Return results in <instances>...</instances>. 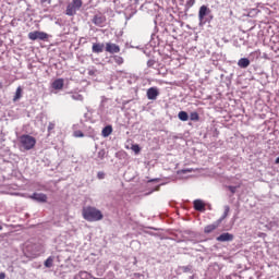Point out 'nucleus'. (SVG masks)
Instances as JSON below:
<instances>
[{"mask_svg":"<svg viewBox=\"0 0 279 279\" xmlns=\"http://www.w3.org/2000/svg\"><path fill=\"white\" fill-rule=\"evenodd\" d=\"M105 47H106V45H104L101 43H94L92 46V51H93V53H104Z\"/></svg>","mask_w":279,"mask_h":279,"instance_id":"11","label":"nucleus"},{"mask_svg":"<svg viewBox=\"0 0 279 279\" xmlns=\"http://www.w3.org/2000/svg\"><path fill=\"white\" fill-rule=\"evenodd\" d=\"M228 190L230 191V193H232V195H234V193H236V186L229 185Z\"/></svg>","mask_w":279,"mask_h":279,"instance_id":"27","label":"nucleus"},{"mask_svg":"<svg viewBox=\"0 0 279 279\" xmlns=\"http://www.w3.org/2000/svg\"><path fill=\"white\" fill-rule=\"evenodd\" d=\"M238 66H240V69H247V66H250V59L247 58H241L238 61Z\"/></svg>","mask_w":279,"mask_h":279,"instance_id":"14","label":"nucleus"},{"mask_svg":"<svg viewBox=\"0 0 279 279\" xmlns=\"http://www.w3.org/2000/svg\"><path fill=\"white\" fill-rule=\"evenodd\" d=\"M147 99H150V100H156L158 99V95H160V92H158V88L157 87H150L147 89Z\"/></svg>","mask_w":279,"mask_h":279,"instance_id":"7","label":"nucleus"},{"mask_svg":"<svg viewBox=\"0 0 279 279\" xmlns=\"http://www.w3.org/2000/svg\"><path fill=\"white\" fill-rule=\"evenodd\" d=\"M45 267H47L48 269L53 267V257L52 256H49L45 263H44Z\"/></svg>","mask_w":279,"mask_h":279,"instance_id":"20","label":"nucleus"},{"mask_svg":"<svg viewBox=\"0 0 279 279\" xmlns=\"http://www.w3.org/2000/svg\"><path fill=\"white\" fill-rule=\"evenodd\" d=\"M82 216L85 221H101L104 219V214L97 207L87 206L83 208Z\"/></svg>","mask_w":279,"mask_h":279,"instance_id":"1","label":"nucleus"},{"mask_svg":"<svg viewBox=\"0 0 279 279\" xmlns=\"http://www.w3.org/2000/svg\"><path fill=\"white\" fill-rule=\"evenodd\" d=\"M101 134L104 136V138H108V136H110V134H112V125H107L102 129Z\"/></svg>","mask_w":279,"mask_h":279,"instance_id":"16","label":"nucleus"},{"mask_svg":"<svg viewBox=\"0 0 279 279\" xmlns=\"http://www.w3.org/2000/svg\"><path fill=\"white\" fill-rule=\"evenodd\" d=\"M29 40H47L49 38V35L45 32L35 31L28 33Z\"/></svg>","mask_w":279,"mask_h":279,"instance_id":"4","label":"nucleus"},{"mask_svg":"<svg viewBox=\"0 0 279 279\" xmlns=\"http://www.w3.org/2000/svg\"><path fill=\"white\" fill-rule=\"evenodd\" d=\"M23 97V87L19 86L15 90V95L13 97V101H19Z\"/></svg>","mask_w":279,"mask_h":279,"instance_id":"17","label":"nucleus"},{"mask_svg":"<svg viewBox=\"0 0 279 279\" xmlns=\"http://www.w3.org/2000/svg\"><path fill=\"white\" fill-rule=\"evenodd\" d=\"M197 0H187L186 1V4H185V8H193L194 5H195V2H196Z\"/></svg>","mask_w":279,"mask_h":279,"instance_id":"25","label":"nucleus"},{"mask_svg":"<svg viewBox=\"0 0 279 279\" xmlns=\"http://www.w3.org/2000/svg\"><path fill=\"white\" fill-rule=\"evenodd\" d=\"M113 60H114L116 64H119V66H121V64H123V62H124L123 57H121V56H113Z\"/></svg>","mask_w":279,"mask_h":279,"instance_id":"21","label":"nucleus"},{"mask_svg":"<svg viewBox=\"0 0 279 279\" xmlns=\"http://www.w3.org/2000/svg\"><path fill=\"white\" fill-rule=\"evenodd\" d=\"M31 199H34L35 202H39L40 204H47V194H43V193H33L29 196Z\"/></svg>","mask_w":279,"mask_h":279,"instance_id":"6","label":"nucleus"},{"mask_svg":"<svg viewBox=\"0 0 279 279\" xmlns=\"http://www.w3.org/2000/svg\"><path fill=\"white\" fill-rule=\"evenodd\" d=\"M180 121H189V113L186 111H180L178 113Z\"/></svg>","mask_w":279,"mask_h":279,"instance_id":"19","label":"nucleus"},{"mask_svg":"<svg viewBox=\"0 0 279 279\" xmlns=\"http://www.w3.org/2000/svg\"><path fill=\"white\" fill-rule=\"evenodd\" d=\"M3 88V83L0 82V89Z\"/></svg>","mask_w":279,"mask_h":279,"instance_id":"33","label":"nucleus"},{"mask_svg":"<svg viewBox=\"0 0 279 279\" xmlns=\"http://www.w3.org/2000/svg\"><path fill=\"white\" fill-rule=\"evenodd\" d=\"M20 145L23 149L29 151V149H34V147H36V138L32 135H22L20 136Z\"/></svg>","mask_w":279,"mask_h":279,"instance_id":"2","label":"nucleus"},{"mask_svg":"<svg viewBox=\"0 0 279 279\" xmlns=\"http://www.w3.org/2000/svg\"><path fill=\"white\" fill-rule=\"evenodd\" d=\"M228 215H230V206L226 205L223 215L218 219V223H221V221H223V219H226Z\"/></svg>","mask_w":279,"mask_h":279,"instance_id":"18","label":"nucleus"},{"mask_svg":"<svg viewBox=\"0 0 279 279\" xmlns=\"http://www.w3.org/2000/svg\"><path fill=\"white\" fill-rule=\"evenodd\" d=\"M0 230H3V227L0 225Z\"/></svg>","mask_w":279,"mask_h":279,"instance_id":"34","label":"nucleus"},{"mask_svg":"<svg viewBox=\"0 0 279 279\" xmlns=\"http://www.w3.org/2000/svg\"><path fill=\"white\" fill-rule=\"evenodd\" d=\"M216 241H219L220 243H226L228 241H234V235L232 233H222L218 238H216Z\"/></svg>","mask_w":279,"mask_h":279,"instance_id":"9","label":"nucleus"},{"mask_svg":"<svg viewBox=\"0 0 279 279\" xmlns=\"http://www.w3.org/2000/svg\"><path fill=\"white\" fill-rule=\"evenodd\" d=\"M92 22L94 23V25H96L97 27H104V24L106 23V16L101 15V14H97L93 17Z\"/></svg>","mask_w":279,"mask_h":279,"instance_id":"8","label":"nucleus"},{"mask_svg":"<svg viewBox=\"0 0 279 279\" xmlns=\"http://www.w3.org/2000/svg\"><path fill=\"white\" fill-rule=\"evenodd\" d=\"M105 51H107V53H120L121 47H119L117 44L107 43Z\"/></svg>","mask_w":279,"mask_h":279,"instance_id":"5","label":"nucleus"},{"mask_svg":"<svg viewBox=\"0 0 279 279\" xmlns=\"http://www.w3.org/2000/svg\"><path fill=\"white\" fill-rule=\"evenodd\" d=\"M53 130H56V123L49 122V124H48V136L51 134V132H53Z\"/></svg>","mask_w":279,"mask_h":279,"instance_id":"24","label":"nucleus"},{"mask_svg":"<svg viewBox=\"0 0 279 279\" xmlns=\"http://www.w3.org/2000/svg\"><path fill=\"white\" fill-rule=\"evenodd\" d=\"M205 206L206 205L204 204V202H202V199L194 201V210L202 211L204 210Z\"/></svg>","mask_w":279,"mask_h":279,"instance_id":"15","label":"nucleus"},{"mask_svg":"<svg viewBox=\"0 0 279 279\" xmlns=\"http://www.w3.org/2000/svg\"><path fill=\"white\" fill-rule=\"evenodd\" d=\"M0 279H5V272H0Z\"/></svg>","mask_w":279,"mask_h":279,"instance_id":"31","label":"nucleus"},{"mask_svg":"<svg viewBox=\"0 0 279 279\" xmlns=\"http://www.w3.org/2000/svg\"><path fill=\"white\" fill-rule=\"evenodd\" d=\"M74 136L75 138H84V133L82 131H75Z\"/></svg>","mask_w":279,"mask_h":279,"instance_id":"26","label":"nucleus"},{"mask_svg":"<svg viewBox=\"0 0 279 279\" xmlns=\"http://www.w3.org/2000/svg\"><path fill=\"white\" fill-rule=\"evenodd\" d=\"M190 120L191 121H199V113H197V112H191L190 113Z\"/></svg>","mask_w":279,"mask_h":279,"instance_id":"22","label":"nucleus"},{"mask_svg":"<svg viewBox=\"0 0 279 279\" xmlns=\"http://www.w3.org/2000/svg\"><path fill=\"white\" fill-rule=\"evenodd\" d=\"M207 14H210V9L206 5H202L198 11V20L201 23L204 22V17L207 16Z\"/></svg>","mask_w":279,"mask_h":279,"instance_id":"10","label":"nucleus"},{"mask_svg":"<svg viewBox=\"0 0 279 279\" xmlns=\"http://www.w3.org/2000/svg\"><path fill=\"white\" fill-rule=\"evenodd\" d=\"M41 1V3H47V1H48V3H51V0H40Z\"/></svg>","mask_w":279,"mask_h":279,"instance_id":"32","label":"nucleus"},{"mask_svg":"<svg viewBox=\"0 0 279 279\" xmlns=\"http://www.w3.org/2000/svg\"><path fill=\"white\" fill-rule=\"evenodd\" d=\"M87 274H88V272H86V271H80V272H78V276H81V277H82V276H87Z\"/></svg>","mask_w":279,"mask_h":279,"instance_id":"30","label":"nucleus"},{"mask_svg":"<svg viewBox=\"0 0 279 279\" xmlns=\"http://www.w3.org/2000/svg\"><path fill=\"white\" fill-rule=\"evenodd\" d=\"M131 149H132V151H134V154H136V155L141 154V146H138V144H133V145L131 146Z\"/></svg>","mask_w":279,"mask_h":279,"instance_id":"23","label":"nucleus"},{"mask_svg":"<svg viewBox=\"0 0 279 279\" xmlns=\"http://www.w3.org/2000/svg\"><path fill=\"white\" fill-rule=\"evenodd\" d=\"M219 226H221V223H219V220H217L213 225L206 226L204 229L205 234H210V232H215V230H217L219 228Z\"/></svg>","mask_w":279,"mask_h":279,"instance_id":"13","label":"nucleus"},{"mask_svg":"<svg viewBox=\"0 0 279 279\" xmlns=\"http://www.w3.org/2000/svg\"><path fill=\"white\" fill-rule=\"evenodd\" d=\"M97 178H98V180H104V178H106V173H104V172H98V173H97Z\"/></svg>","mask_w":279,"mask_h":279,"instance_id":"28","label":"nucleus"},{"mask_svg":"<svg viewBox=\"0 0 279 279\" xmlns=\"http://www.w3.org/2000/svg\"><path fill=\"white\" fill-rule=\"evenodd\" d=\"M82 5H84V2H82V0H73L72 3L68 4L65 14L68 16H75L77 10H80Z\"/></svg>","mask_w":279,"mask_h":279,"instance_id":"3","label":"nucleus"},{"mask_svg":"<svg viewBox=\"0 0 279 279\" xmlns=\"http://www.w3.org/2000/svg\"><path fill=\"white\" fill-rule=\"evenodd\" d=\"M52 88L54 90H62L64 88V78H57L52 82Z\"/></svg>","mask_w":279,"mask_h":279,"instance_id":"12","label":"nucleus"},{"mask_svg":"<svg viewBox=\"0 0 279 279\" xmlns=\"http://www.w3.org/2000/svg\"><path fill=\"white\" fill-rule=\"evenodd\" d=\"M191 279H194L193 277H191Z\"/></svg>","mask_w":279,"mask_h":279,"instance_id":"35","label":"nucleus"},{"mask_svg":"<svg viewBox=\"0 0 279 279\" xmlns=\"http://www.w3.org/2000/svg\"><path fill=\"white\" fill-rule=\"evenodd\" d=\"M154 64H156V61H154V60H148L147 66H148L149 69H151V66H154Z\"/></svg>","mask_w":279,"mask_h":279,"instance_id":"29","label":"nucleus"}]
</instances>
